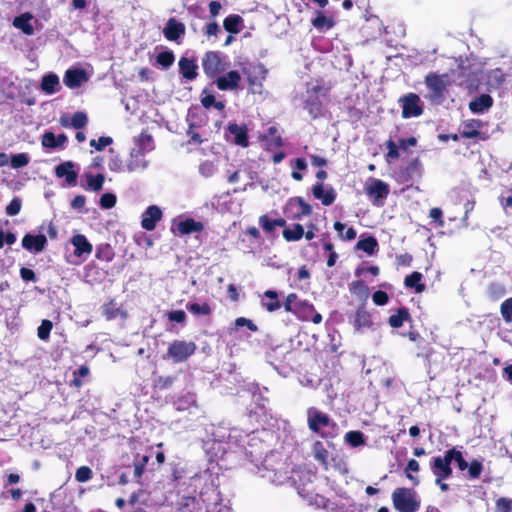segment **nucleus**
Masks as SVG:
<instances>
[{
	"label": "nucleus",
	"mask_w": 512,
	"mask_h": 512,
	"mask_svg": "<svg viewBox=\"0 0 512 512\" xmlns=\"http://www.w3.org/2000/svg\"><path fill=\"white\" fill-rule=\"evenodd\" d=\"M241 74L236 70L225 71L216 78V86L221 91H232L239 88Z\"/></svg>",
	"instance_id": "9d476101"
},
{
	"label": "nucleus",
	"mask_w": 512,
	"mask_h": 512,
	"mask_svg": "<svg viewBox=\"0 0 512 512\" xmlns=\"http://www.w3.org/2000/svg\"><path fill=\"white\" fill-rule=\"evenodd\" d=\"M217 171V166L212 161H204L199 166V172L204 177H211L213 176Z\"/></svg>",
	"instance_id": "8fccbe9b"
},
{
	"label": "nucleus",
	"mask_w": 512,
	"mask_h": 512,
	"mask_svg": "<svg viewBox=\"0 0 512 512\" xmlns=\"http://www.w3.org/2000/svg\"><path fill=\"white\" fill-rule=\"evenodd\" d=\"M449 457L452 458V461H455L458 465V468L461 471L468 469L469 464L463 458L462 452L457 450L456 448L449 449Z\"/></svg>",
	"instance_id": "c03bdc74"
},
{
	"label": "nucleus",
	"mask_w": 512,
	"mask_h": 512,
	"mask_svg": "<svg viewBox=\"0 0 512 512\" xmlns=\"http://www.w3.org/2000/svg\"><path fill=\"white\" fill-rule=\"evenodd\" d=\"M493 104V99L488 94H482L475 100L471 101L469 108L475 114H482L487 111Z\"/></svg>",
	"instance_id": "a878e982"
},
{
	"label": "nucleus",
	"mask_w": 512,
	"mask_h": 512,
	"mask_svg": "<svg viewBox=\"0 0 512 512\" xmlns=\"http://www.w3.org/2000/svg\"><path fill=\"white\" fill-rule=\"evenodd\" d=\"M47 245L46 236L43 234H26L22 239V246L31 253L38 254L42 252Z\"/></svg>",
	"instance_id": "2eb2a0df"
},
{
	"label": "nucleus",
	"mask_w": 512,
	"mask_h": 512,
	"mask_svg": "<svg viewBox=\"0 0 512 512\" xmlns=\"http://www.w3.org/2000/svg\"><path fill=\"white\" fill-rule=\"evenodd\" d=\"M196 351V344L192 341L175 340L167 350V356L175 363L187 360Z\"/></svg>",
	"instance_id": "39448f33"
},
{
	"label": "nucleus",
	"mask_w": 512,
	"mask_h": 512,
	"mask_svg": "<svg viewBox=\"0 0 512 512\" xmlns=\"http://www.w3.org/2000/svg\"><path fill=\"white\" fill-rule=\"evenodd\" d=\"M409 317V314L406 309L401 308L398 310L396 314H393L389 317V324L393 328H399L403 325V322L407 320Z\"/></svg>",
	"instance_id": "79ce46f5"
},
{
	"label": "nucleus",
	"mask_w": 512,
	"mask_h": 512,
	"mask_svg": "<svg viewBox=\"0 0 512 512\" xmlns=\"http://www.w3.org/2000/svg\"><path fill=\"white\" fill-rule=\"evenodd\" d=\"M104 180H105V178H104V175H102V174H97V175L88 174L87 175L88 188L95 192L100 191L103 188Z\"/></svg>",
	"instance_id": "a19ab883"
},
{
	"label": "nucleus",
	"mask_w": 512,
	"mask_h": 512,
	"mask_svg": "<svg viewBox=\"0 0 512 512\" xmlns=\"http://www.w3.org/2000/svg\"><path fill=\"white\" fill-rule=\"evenodd\" d=\"M307 422L309 429L318 433L322 428L329 426L331 420L327 414L319 411L317 408L310 407L307 410Z\"/></svg>",
	"instance_id": "9b49d317"
},
{
	"label": "nucleus",
	"mask_w": 512,
	"mask_h": 512,
	"mask_svg": "<svg viewBox=\"0 0 512 512\" xmlns=\"http://www.w3.org/2000/svg\"><path fill=\"white\" fill-rule=\"evenodd\" d=\"M365 193L372 198L375 205L380 206L389 194V186L382 180L373 178L366 183Z\"/></svg>",
	"instance_id": "6e6552de"
},
{
	"label": "nucleus",
	"mask_w": 512,
	"mask_h": 512,
	"mask_svg": "<svg viewBox=\"0 0 512 512\" xmlns=\"http://www.w3.org/2000/svg\"><path fill=\"white\" fill-rule=\"evenodd\" d=\"M235 326L237 328L246 326L249 330L255 332L257 331V326L249 319L244 317H239L235 320Z\"/></svg>",
	"instance_id": "338daca9"
},
{
	"label": "nucleus",
	"mask_w": 512,
	"mask_h": 512,
	"mask_svg": "<svg viewBox=\"0 0 512 512\" xmlns=\"http://www.w3.org/2000/svg\"><path fill=\"white\" fill-rule=\"evenodd\" d=\"M402 107V117H418L423 113V107L420 97L417 94L409 93L399 99Z\"/></svg>",
	"instance_id": "0eeeda50"
},
{
	"label": "nucleus",
	"mask_w": 512,
	"mask_h": 512,
	"mask_svg": "<svg viewBox=\"0 0 512 512\" xmlns=\"http://www.w3.org/2000/svg\"><path fill=\"white\" fill-rule=\"evenodd\" d=\"M315 504L318 506V507H323L324 509H327V510H330L331 512H346L344 509L342 508H339V509H335L333 506H332V503L325 499L324 497L322 496H317L316 499H315Z\"/></svg>",
	"instance_id": "4d7b16f0"
},
{
	"label": "nucleus",
	"mask_w": 512,
	"mask_h": 512,
	"mask_svg": "<svg viewBox=\"0 0 512 512\" xmlns=\"http://www.w3.org/2000/svg\"><path fill=\"white\" fill-rule=\"evenodd\" d=\"M313 196L320 200L323 205L330 206L336 199V191L330 186L322 182H318L313 186Z\"/></svg>",
	"instance_id": "ddd939ff"
},
{
	"label": "nucleus",
	"mask_w": 512,
	"mask_h": 512,
	"mask_svg": "<svg viewBox=\"0 0 512 512\" xmlns=\"http://www.w3.org/2000/svg\"><path fill=\"white\" fill-rule=\"evenodd\" d=\"M71 243L74 246V255L78 258L88 256L93 251L92 244L87 240V238L82 234L74 235L71 238Z\"/></svg>",
	"instance_id": "aec40b11"
},
{
	"label": "nucleus",
	"mask_w": 512,
	"mask_h": 512,
	"mask_svg": "<svg viewBox=\"0 0 512 512\" xmlns=\"http://www.w3.org/2000/svg\"><path fill=\"white\" fill-rule=\"evenodd\" d=\"M92 470L87 466H81L76 470L75 478L78 482L84 483L92 478Z\"/></svg>",
	"instance_id": "603ef678"
},
{
	"label": "nucleus",
	"mask_w": 512,
	"mask_h": 512,
	"mask_svg": "<svg viewBox=\"0 0 512 512\" xmlns=\"http://www.w3.org/2000/svg\"><path fill=\"white\" fill-rule=\"evenodd\" d=\"M16 241L15 234L9 232L4 233L3 230H0V249L4 246V244L12 245Z\"/></svg>",
	"instance_id": "69168bd1"
},
{
	"label": "nucleus",
	"mask_w": 512,
	"mask_h": 512,
	"mask_svg": "<svg viewBox=\"0 0 512 512\" xmlns=\"http://www.w3.org/2000/svg\"><path fill=\"white\" fill-rule=\"evenodd\" d=\"M344 438L351 447H359L365 444L364 434L360 431H349Z\"/></svg>",
	"instance_id": "4c0bfd02"
},
{
	"label": "nucleus",
	"mask_w": 512,
	"mask_h": 512,
	"mask_svg": "<svg viewBox=\"0 0 512 512\" xmlns=\"http://www.w3.org/2000/svg\"><path fill=\"white\" fill-rule=\"evenodd\" d=\"M354 328L358 331L362 329H371L373 321L370 313L362 306L359 307L352 319Z\"/></svg>",
	"instance_id": "4be33fe9"
},
{
	"label": "nucleus",
	"mask_w": 512,
	"mask_h": 512,
	"mask_svg": "<svg viewBox=\"0 0 512 512\" xmlns=\"http://www.w3.org/2000/svg\"><path fill=\"white\" fill-rule=\"evenodd\" d=\"M175 60L174 54L171 51L161 52L157 55V63L163 68L170 67Z\"/></svg>",
	"instance_id": "09e8293b"
},
{
	"label": "nucleus",
	"mask_w": 512,
	"mask_h": 512,
	"mask_svg": "<svg viewBox=\"0 0 512 512\" xmlns=\"http://www.w3.org/2000/svg\"><path fill=\"white\" fill-rule=\"evenodd\" d=\"M87 80L85 71L81 69H69L63 78L64 84L71 89L80 87Z\"/></svg>",
	"instance_id": "6ab92c4d"
},
{
	"label": "nucleus",
	"mask_w": 512,
	"mask_h": 512,
	"mask_svg": "<svg viewBox=\"0 0 512 512\" xmlns=\"http://www.w3.org/2000/svg\"><path fill=\"white\" fill-rule=\"evenodd\" d=\"M114 254L109 244H102L96 249V258L102 261L109 262L112 260Z\"/></svg>",
	"instance_id": "37998d69"
},
{
	"label": "nucleus",
	"mask_w": 512,
	"mask_h": 512,
	"mask_svg": "<svg viewBox=\"0 0 512 512\" xmlns=\"http://www.w3.org/2000/svg\"><path fill=\"white\" fill-rule=\"evenodd\" d=\"M425 82L430 90V99L435 102H440L446 88L445 76L429 74Z\"/></svg>",
	"instance_id": "f8f14e48"
},
{
	"label": "nucleus",
	"mask_w": 512,
	"mask_h": 512,
	"mask_svg": "<svg viewBox=\"0 0 512 512\" xmlns=\"http://www.w3.org/2000/svg\"><path fill=\"white\" fill-rule=\"evenodd\" d=\"M312 453H313V456L314 458L320 462L321 464L323 465H327L328 464V459H329V452L327 451V449L324 447L323 443L320 442V441H316L314 444H313V447H312Z\"/></svg>",
	"instance_id": "72a5a7b5"
},
{
	"label": "nucleus",
	"mask_w": 512,
	"mask_h": 512,
	"mask_svg": "<svg viewBox=\"0 0 512 512\" xmlns=\"http://www.w3.org/2000/svg\"><path fill=\"white\" fill-rule=\"evenodd\" d=\"M285 211L291 218L300 220L302 217L308 216L312 213V207L302 198L295 197L288 200Z\"/></svg>",
	"instance_id": "1a4fd4ad"
},
{
	"label": "nucleus",
	"mask_w": 512,
	"mask_h": 512,
	"mask_svg": "<svg viewBox=\"0 0 512 512\" xmlns=\"http://www.w3.org/2000/svg\"><path fill=\"white\" fill-rule=\"evenodd\" d=\"M259 224L267 233H271L276 229L275 224H273V220L270 219L267 215H262L259 217Z\"/></svg>",
	"instance_id": "bf43d9fd"
},
{
	"label": "nucleus",
	"mask_w": 512,
	"mask_h": 512,
	"mask_svg": "<svg viewBox=\"0 0 512 512\" xmlns=\"http://www.w3.org/2000/svg\"><path fill=\"white\" fill-rule=\"evenodd\" d=\"M109 169L114 172L126 171V165H123L118 156L112 157L108 163Z\"/></svg>",
	"instance_id": "052dcab7"
},
{
	"label": "nucleus",
	"mask_w": 512,
	"mask_h": 512,
	"mask_svg": "<svg viewBox=\"0 0 512 512\" xmlns=\"http://www.w3.org/2000/svg\"><path fill=\"white\" fill-rule=\"evenodd\" d=\"M112 143L111 137H100L98 140L92 139L90 140V146L94 147L96 150L101 151L108 145Z\"/></svg>",
	"instance_id": "13d9d810"
},
{
	"label": "nucleus",
	"mask_w": 512,
	"mask_h": 512,
	"mask_svg": "<svg viewBox=\"0 0 512 512\" xmlns=\"http://www.w3.org/2000/svg\"><path fill=\"white\" fill-rule=\"evenodd\" d=\"M372 300L376 305L383 306L388 303L389 296L386 292L379 290L372 295Z\"/></svg>",
	"instance_id": "680f3d73"
},
{
	"label": "nucleus",
	"mask_w": 512,
	"mask_h": 512,
	"mask_svg": "<svg viewBox=\"0 0 512 512\" xmlns=\"http://www.w3.org/2000/svg\"><path fill=\"white\" fill-rule=\"evenodd\" d=\"M87 115L83 112L75 113L70 119V125L75 129H80L87 124Z\"/></svg>",
	"instance_id": "3c124183"
},
{
	"label": "nucleus",
	"mask_w": 512,
	"mask_h": 512,
	"mask_svg": "<svg viewBox=\"0 0 512 512\" xmlns=\"http://www.w3.org/2000/svg\"><path fill=\"white\" fill-rule=\"evenodd\" d=\"M75 164L72 161H66L55 168V175L58 178H65L68 186H75L77 183L78 172L74 169Z\"/></svg>",
	"instance_id": "dca6fc26"
},
{
	"label": "nucleus",
	"mask_w": 512,
	"mask_h": 512,
	"mask_svg": "<svg viewBox=\"0 0 512 512\" xmlns=\"http://www.w3.org/2000/svg\"><path fill=\"white\" fill-rule=\"evenodd\" d=\"M42 145L46 148H56V136L52 132H46L42 137Z\"/></svg>",
	"instance_id": "e2e57ef3"
},
{
	"label": "nucleus",
	"mask_w": 512,
	"mask_h": 512,
	"mask_svg": "<svg viewBox=\"0 0 512 512\" xmlns=\"http://www.w3.org/2000/svg\"><path fill=\"white\" fill-rule=\"evenodd\" d=\"M185 33V26L176 19L171 18L166 23L163 34L167 40L176 41Z\"/></svg>",
	"instance_id": "412c9836"
},
{
	"label": "nucleus",
	"mask_w": 512,
	"mask_h": 512,
	"mask_svg": "<svg viewBox=\"0 0 512 512\" xmlns=\"http://www.w3.org/2000/svg\"><path fill=\"white\" fill-rule=\"evenodd\" d=\"M421 279V273L413 272L412 274L406 276L404 284L407 288H414L417 293H421L425 289L424 284L421 283Z\"/></svg>",
	"instance_id": "473e14b6"
},
{
	"label": "nucleus",
	"mask_w": 512,
	"mask_h": 512,
	"mask_svg": "<svg viewBox=\"0 0 512 512\" xmlns=\"http://www.w3.org/2000/svg\"><path fill=\"white\" fill-rule=\"evenodd\" d=\"M174 226L181 235H188L191 233H198L203 231L204 225L202 222L195 221L192 218H181L174 221Z\"/></svg>",
	"instance_id": "f3484780"
},
{
	"label": "nucleus",
	"mask_w": 512,
	"mask_h": 512,
	"mask_svg": "<svg viewBox=\"0 0 512 512\" xmlns=\"http://www.w3.org/2000/svg\"><path fill=\"white\" fill-rule=\"evenodd\" d=\"M21 210V201L14 198L6 208V213L10 216L17 215Z\"/></svg>",
	"instance_id": "0e129e2a"
},
{
	"label": "nucleus",
	"mask_w": 512,
	"mask_h": 512,
	"mask_svg": "<svg viewBox=\"0 0 512 512\" xmlns=\"http://www.w3.org/2000/svg\"><path fill=\"white\" fill-rule=\"evenodd\" d=\"M33 19V15L31 13H23L13 20V26L16 29L21 30L26 35H33L34 34V27L31 23Z\"/></svg>",
	"instance_id": "b1692460"
},
{
	"label": "nucleus",
	"mask_w": 512,
	"mask_h": 512,
	"mask_svg": "<svg viewBox=\"0 0 512 512\" xmlns=\"http://www.w3.org/2000/svg\"><path fill=\"white\" fill-rule=\"evenodd\" d=\"M134 150H138L141 153H148L154 149L153 138L147 133H141L134 140Z\"/></svg>",
	"instance_id": "cd10ccee"
},
{
	"label": "nucleus",
	"mask_w": 512,
	"mask_h": 512,
	"mask_svg": "<svg viewBox=\"0 0 512 512\" xmlns=\"http://www.w3.org/2000/svg\"><path fill=\"white\" fill-rule=\"evenodd\" d=\"M30 159L26 153H18L11 156L10 162L14 169L22 168L28 165Z\"/></svg>",
	"instance_id": "a18cd8bd"
},
{
	"label": "nucleus",
	"mask_w": 512,
	"mask_h": 512,
	"mask_svg": "<svg viewBox=\"0 0 512 512\" xmlns=\"http://www.w3.org/2000/svg\"><path fill=\"white\" fill-rule=\"evenodd\" d=\"M483 471V464L478 460H473L468 467V475L471 479H477L480 477Z\"/></svg>",
	"instance_id": "864d4df0"
},
{
	"label": "nucleus",
	"mask_w": 512,
	"mask_h": 512,
	"mask_svg": "<svg viewBox=\"0 0 512 512\" xmlns=\"http://www.w3.org/2000/svg\"><path fill=\"white\" fill-rule=\"evenodd\" d=\"M116 204V196L112 193H105L101 196L100 205L104 209H111Z\"/></svg>",
	"instance_id": "6e6d98bb"
},
{
	"label": "nucleus",
	"mask_w": 512,
	"mask_h": 512,
	"mask_svg": "<svg viewBox=\"0 0 512 512\" xmlns=\"http://www.w3.org/2000/svg\"><path fill=\"white\" fill-rule=\"evenodd\" d=\"M243 73L247 78L249 90L253 94H261L263 81L266 79L267 69L261 63H253L244 67Z\"/></svg>",
	"instance_id": "7ed1b4c3"
},
{
	"label": "nucleus",
	"mask_w": 512,
	"mask_h": 512,
	"mask_svg": "<svg viewBox=\"0 0 512 512\" xmlns=\"http://www.w3.org/2000/svg\"><path fill=\"white\" fill-rule=\"evenodd\" d=\"M264 145L267 149L271 150L282 145V139L277 134V129L275 127H270L268 129V135H266L263 139Z\"/></svg>",
	"instance_id": "2f4dec72"
},
{
	"label": "nucleus",
	"mask_w": 512,
	"mask_h": 512,
	"mask_svg": "<svg viewBox=\"0 0 512 512\" xmlns=\"http://www.w3.org/2000/svg\"><path fill=\"white\" fill-rule=\"evenodd\" d=\"M41 89L47 94H54L60 89L59 78L54 73L44 75L41 82Z\"/></svg>",
	"instance_id": "c756f323"
},
{
	"label": "nucleus",
	"mask_w": 512,
	"mask_h": 512,
	"mask_svg": "<svg viewBox=\"0 0 512 512\" xmlns=\"http://www.w3.org/2000/svg\"><path fill=\"white\" fill-rule=\"evenodd\" d=\"M500 313L507 323H512V297L506 299L500 306Z\"/></svg>",
	"instance_id": "49530a36"
},
{
	"label": "nucleus",
	"mask_w": 512,
	"mask_h": 512,
	"mask_svg": "<svg viewBox=\"0 0 512 512\" xmlns=\"http://www.w3.org/2000/svg\"><path fill=\"white\" fill-rule=\"evenodd\" d=\"M242 18L239 15H229L224 19L223 26L230 33H239L241 30Z\"/></svg>",
	"instance_id": "f704fd0d"
},
{
	"label": "nucleus",
	"mask_w": 512,
	"mask_h": 512,
	"mask_svg": "<svg viewBox=\"0 0 512 512\" xmlns=\"http://www.w3.org/2000/svg\"><path fill=\"white\" fill-rule=\"evenodd\" d=\"M53 324L50 320H43L38 327L37 335L41 340H48Z\"/></svg>",
	"instance_id": "de8ad7c7"
},
{
	"label": "nucleus",
	"mask_w": 512,
	"mask_h": 512,
	"mask_svg": "<svg viewBox=\"0 0 512 512\" xmlns=\"http://www.w3.org/2000/svg\"><path fill=\"white\" fill-rule=\"evenodd\" d=\"M311 23L316 30L325 32L335 25V19L333 16L326 15L324 12L317 10Z\"/></svg>",
	"instance_id": "5701e85b"
},
{
	"label": "nucleus",
	"mask_w": 512,
	"mask_h": 512,
	"mask_svg": "<svg viewBox=\"0 0 512 512\" xmlns=\"http://www.w3.org/2000/svg\"><path fill=\"white\" fill-rule=\"evenodd\" d=\"M496 512H512V499L499 498L496 501Z\"/></svg>",
	"instance_id": "5fc2aeb1"
},
{
	"label": "nucleus",
	"mask_w": 512,
	"mask_h": 512,
	"mask_svg": "<svg viewBox=\"0 0 512 512\" xmlns=\"http://www.w3.org/2000/svg\"><path fill=\"white\" fill-rule=\"evenodd\" d=\"M162 218V211L156 205L149 206L141 216V226L147 231L155 229L157 222Z\"/></svg>",
	"instance_id": "4468645a"
},
{
	"label": "nucleus",
	"mask_w": 512,
	"mask_h": 512,
	"mask_svg": "<svg viewBox=\"0 0 512 512\" xmlns=\"http://www.w3.org/2000/svg\"><path fill=\"white\" fill-rule=\"evenodd\" d=\"M202 67L209 78H217L230 68V62L227 57L222 56L219 52L209 51L202 59Z\"/></svg>",
	"instance_id": "f257e3e1"
},
{
	"label": "nucleus",
	"mask_w": 512,
	"mask_h": 512,
	"mask_svg": "<svg viewBox=\"0 0 512 512\" xmlns=\"http://www.w3.org/2000/svg\"><path fill=\"white\" fill-rule=\"evenodd\" d=\"M168 318L172 322L184 323L186 320V314L182 310H175V311H171L168 314Z\"/></svg>",
	"instance_id": "774afa93"
},
{
	"label": "nucleus",
	"mask_w": 512,
	"mask_h": 512,
	"mask_svg": "<svg viewBox=\"0 0 512 512\" xmlns=\"http://www.w3.org/2000/svg\"><path fill=\"white\" fill-rule=\"evenodd\" d=\"M325 97L326 90L317 84H313L307 89L305 108L313 118L320 115Z\"/></svg>",
	"instance_id": "20e7f679"
},
{
	"label": "nucleus",
	"mask_w": 512,
	"mask_h": 512,
	"mask_svg": "<svg viewBox=\"0 0 512 512\" xmlns=\"http://www.w3.org/2000/svg\"><path fill=\"white\" fill-rule=\"evenodd\" d=\"M482 123L480 120L471 119L467 120L462 124L461 135L464 138L472 139L476 138L479 135V129L481 128Z\"/></svg>",
	"instance_id": "c85d7f7f"
},
{
	"label": "nucleus",
	"mask_w": 512,
	"mask_h": 512,
	"mask_svg": "<svg viewBox=\"0 0 512 512\" xmlns=\"http://www.w3.org/2000/svg\"><path fill=\"white\" fill-rule=\"evenodd\" d=\"M187 310L196 316H207L211 313L212 309L207 302L202 303H189L186 306Z\"/></svg>",
	"instance_id": "e433bc0d"
},
{
	"label": "nucleus",
	"mask_w": 512,
	"mask_h": 512,
	"mask_svg": "<svg viewBox=\"0 0 512 512\" xmlns=\"http://www.w3.org/2000/svg\"><path fill=\"white\" fill-rule=\"evenodd\" d=\"M304 236V228L300 224H294L291 228L283 231V237L286 241H298Z\"/></svg>",
	"instance_id": "c9c22d12"
},
{
	"label": "nucleus",
	"mask_w": 512,
	"mask_h": 512,
	"mask_svg": "<svg viewBox=\"0 0 512 512\" xmlns=\"http://www.w3.org/2000/svg\"><path fill=\"white\" fill-rule=\"evenodd\" d=\"M103 312L108 320L114 319L118 316L126 318V313L121 311L120 308L117 307V304L113 301L109 302L104 306Z\"/></svg>",
	"instance_id": "58836bf2"
},
{
	"label": "nucleus",
	"mask_w": 512,
	"mask_h": 512,
	"mask_svg": "<svg viewBox=\"0 0 512 512\" xmlns=\"http://www.w3.org/2000/svg\"><path fill=\"white\" fill-rule=\"evenodd\" d=\"M228 131L232 136V141L242 147L248 146V136L247 129L244 126H239L237 124H230L228 126Z\"/></svg>",
	"instance_id": "393cba45"
},
{
	"label": "nucleus",
	"mask_w": 512,
	"mask_h": 512,
	"mask_svg": "<svg viewBox=\"0 0 512 512\" xmlns=\"http://www.w3.org/2000/svg\"><path fill=\"white\" fill-rule=\"evenodd\" d=\"M179 69L182 76L187 80H193L197 76L198 66L196 63L188 58L182 57L179 61Z\"/></svg>",
	"instance_id": "bb28decb"
},
{
	"label": "nucleus",
	"mask_w": 512,
	"mask_h": 512,
	"mask_svg": "<svg viewBox=\"0 0 512 512\" xmlns=\"http://www.w3.org/2000/svg\"><path fill=\"white\" fill-rule=\"evenodd\" d=\"M145 155L146 154L138 150L131 149L130 158L126 164V171L135 172L145 170L149 165L148 161L145 159Z\"/></svg>",
	"instance_id": "a211bd4d"
},
{
	"label": "nucleus",
	"mask_w": 512,
	"mask_h": 512,
	"mask_svg": "<svg viewBox=\"0 0 512 512\" xmlns=\"http://www.w3.org/2000/svg\"><path fill=\"white\" fill-rule=\"evenodd\" d=\"M452 458L449 457V450H447L444 456H438L431 459L430 468L435 476V482L440 483L452 474L451 469Z\"/></svg>",
	"instance_id": "423d86ee"
},
{
	"label": "nucleus",
	"mask_w": 512,
	"mask_h": 512,
	"mask_svg": "<svg viewBox=\"0 0 512 512\" xmlns=\"http://www.w3.org/2000/svg\"><path fill=\"white\" fill-rule=\"evenodd\" d=\"M394 507L400 512H415L420 506L416 493L408 488H398L392 494Z\"/></svg>",
	"instance_id": "f03ea898"
},
{
	"label": "nucleus",
	"mask_w": 512,
	"mask_h": 512,
	"mask_svg": "<svg viewBox=\"0 0 512 512\" xmlns=\"http://www.w3.org/2000/svg\"><path fill=\"white\" fill-rule=\"evenodd\" d=\"M261 304L268 312H274L281 307L278 294L272 290H268L263 294Z\"/></svg>",
	"instance_id": "7c9ffc66"
},
{
	"label": "nucleus",
	"mask_w": 512,
	"mask_h": 512,
	"mask_svg": "<svg viewBox=\"0 0 512 512\" xmlns=\"http://www.w3.org/2000/svg\"><path fill=\"white\" fill-rule=\"evenodd\" d=\"M378 243L374 237H368L358 241L357 248L365 251L369 255H373L376 251Z\"/></svg>",
	"instance_id": "ea45409f"
}]
</instances>
